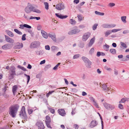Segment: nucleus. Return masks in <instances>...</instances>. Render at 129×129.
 <instances>
[{
    "label": "nucleus",
    "instance_id": "1",
    "mask_svg": "<svg viewBox=\"0 0 129 129\" xmlns=\"http://www.w3.org/2000/svg\"><path fill=\"white\" fill-rule=\"evenodd\" d=\"M19 107L17 105L12 106L10 107L9 113L13 117H15L16 116Z\"/></svg>",
    "mask_w": 129,
    "mask_h": 129
},
{
    "label": "nucleus",
    "instance_id": "2",
    "mask_svg": "<svg viewBox=\"0 0 129 129\" xmlns=\"http://www.w3.org/2000/svg\"><path fill=\"white\" fill-rule=\"evenodd\" d=\"M24 11L27 13H29L32 11L38 13H40L41 12L40 10L33 7L29 3H28L27 6L24 9Z\"/></svg>",
    "mask_w": 129,
    "mask_h": 129
},
{
    "label": "nucleus",
    "instance_id": "3",
    "mask_svg": "<svg viewBox=\"0 0 129 129\" xmlns=\"http://www.w3.org/2000/svg\"><path fill=\"white\" fill-rule=\"evenodd\" d=\"M19 115L23 119L22 121L23 123H24L27 121L28 117L27 116L26 112L25 111V108L24 106L22 107L21 109Z\"/></svg>",
    "mask_w": 129,
    "mask_h": 129
},
{
    "label": "nucleus",
    "instance_id": "4",
    "mask_svg": "<svg viewBox=\"0 0 129 129\" xmlns=\"http://www.w3.org/2000/svg\"><path fill=\"white\" fill-rule=\"evenodd\" d=\"M45 119V122L47 127L49 128H51V127L50 125L51 120L50 117L49 116L47 115L46 116Z\"/></svg>",
    "mask_w": 129,
    "mask_h": 129
},
{
    "label": "nucleus",
    "instance_id": "5",
    "mask_svg": "<svg viewBox=\"0 0 129 129\" xmlns=\"http://www.w3.org/2000/svg\"><path fill=\"white\" fill-rule=\"evenodd\" d=\"M38 129H44L45 126L43 123L40 121L37 122L36 124Z\"/></svg>",
    "mask_w": 129,
    "mask_h": 129
},
{
    "label": "nucleus",
    "instance_id": "6",
    "mask_svg": "<svg viewBox=\"0 0 129 129\" xmlns=\"http://www.w3.org/2000/svg\"><path fill=\"white\" fill-rule=\"evenodd\" d=\"M116 26V24H104L102 25V27L104 28H111L113 27Z\"/></svg>",
    "mask_w": 129,
    "mask_h": 129
},
{
    "label": "nucleus",
    "instance_id": "7",
    "mask_svg": "<svg viewBox=\"0 0 129 129\" xmlns=\"http://www.w3.org/2000/svg\"><path fill=\"white\" fill-rule=\"evenodd\" d=\"M65 7L64 5L61 3H59L56 5V9L59 10H62L64 9Z\"/></svg>",
    "mask_w": 129,
    "mask_h": 129
},
{
    "label": "nucleus",
    "instance_id": "8",
    "mask_svg": "<svg viewBox=\"0 0 129 129\" xmlns=\"http://www.w3.org/2000/svg\"><path fill=\"white\" fill-rule=\"evenodd\" d=\"M59 114L62 116H65L66 114L64 110L63 109H59L58 110Z\"/></svg>",
    "mask_w": 129,
    "mask_h": 129
},
{
    "label": "nucleus",
    "instance_id": "9",
    "mask_svg": "<svg viewBox=\"0 0 129 129\" xmlns=\"http://www.w3.org/2000/svg\"><path fill=\"white\" fill-rule=\"evenodd\" d=\"M23 47V45L22 43H17L16 45L14 46L15 49H20L22 48Z\"/></svg>",
    "mask_w": 129,
    "mask_h": 129
},
{
    "label": "nucleus",
    "instance_id": "10",
    "mask_svg": "<svg viewBox=\"0 0 129 129\" xmlns=\"http://www.w3.org/2000/svg\"><path fill=\"white\" fill-rule=\"evenodd\" d=\"M40 45V43L39 42H32L31 44L30 48H33L36 47Z\"/></svg>",
    "mask_w": 129,
    "mask_h": 129
},
{
    "label": "nucleus",
    "instance_id": "11",
    "mask_svg": "<svg viewBox=\"0 0 129 129\" xmlns=\"http://www.w3.org/2000/svg\"><path fill=\"white\" fill-rule=\"evenodd\" d=\"M80 31V30L78 29H74L70 31L68 33L69 35H73L77 34Z\"/></svg>",
    "mask_w": 129,
    "mask_h": 129
},
{
    "label": "nucleus",
    "instance_id": "12",
    "mask_svg": "<svg viewBox=\"0 0 129 129\" xmlns=\"http://www.w3.org/2000/svg\"><path fill=\"white\" fill-rule=\"evenodd\" d=\"M90 34L89 33H87L85 34L83 37L82 40L83 41H85L89 37Z\"/></svg>",
    "mask_w": 129,
    "mask_h": 129
},
{
    "label": "nucleus",
    "instance_id": "13",
    "mask_svg": "<svg viewBox=\"0 0 129 129\" xmlns=\"http://www.w3.org/2000/svg\"><path fill=\"white\" fill-rule=\"evenodd\" d=\"M41 33L43 37L45 39H47L48 35L46 32L43 30H41Z\"/></svg>",
    "mask_w": 129,
    "mask_h": 129
},
{
    "label": "nucleus",
    "instance_id": "14",
    "mask_svg": "<svg viewBox=\"0 0 129 129\" xmlns=\"http://www.w3.org/2000/svg\"><path fill=\"white\" fill-rule=\"evenodd\" d=\"M11 48L10 45L9 44H6L2 47V48L4 50H7Z\"/></svg>",
    "mask_w": 129,
    "mask_h": 129
},
{
    "label": "nucleus",
    "instance_id": "15",
    "mask_svg": "<svg viewBox=\"0 0 129 129\" xmlns=\"http://www.w3.org/2000/svg\"><path fill=\"white\" fill-rule=\"evenodd\" d=\"M48 36L54 41H56V36L55 34L50 33L48 34Z\"/></svg>",
    "mask_w": 129,
    "mask_h": 129
},
{
    "label": "nucleus",
    "instance_id": "16",
    "mask_svg": "<svg viewBox=\"0 0 129 129\" xmlns=\"http://www.w3.org/2000/svg\"><path fill=\"white\" fill-rule=\"evenodd\" d=\"M6 41L9 43H13L14 42V40L8 36L5 35Z\"/></svg>",
    "mask_w": 129,
    "mask_h": 129
},
{
    "label": "nucleus",
    "instance_id": "17",
    "mask_svg": "<svg viewBox=\"0 0 129 129\" xmlns=\"http://www.w3.org/2000/svg\"><path fill=\"white\" fill-rule=\"evenodd\" d=\"M104 105L105 107L108 109H112V108H114L113 107H112L111 105L106 103H104Z\"/></svg>",
    "mask_w": 129,
    "mask_h": 129
},
{
    "label": "nucleus",
    "instance_id": "18",
    "mask_svg": "<svg viewBox=\"0 0 129 129\" xmlns=\"http://www.w3.org/2000/svg\"><path fill=\"white\" fill-rule=\"evenodd\" d=\"M55 15L57 17L62 19L68 17L67 15L63 16L59 13H56Z\"/></svg>",
    "mask_w": 129,
    "mask_h": 129
},
{
    "label": "nucleus",
    "instance_id": "19",
    "mask_svg": "<svg viewBox=\"0 0 129 129\" xmlns=\"http://www.w3.org/2000/svg\"><path fill=\"white\" fill-rule=\"evenodd\" d=\"M97 124L96 121L95 120H93L90 124V127L91 128H93Z\"/></svg>",
    "mask_w": 129,
    "mask_h": 129
},
{
    "label": "nucleus",
    "instance_id": "20",
    "mask_svg": "<svg viewBox=\"0 0 129 129\" xmlns=\"http://www.w3.org/2000/svg\"><path fill=\"white\" fill-rule=\"evenodd\" d=\"M15 69V68L14 67H12L11 68L10 70L11 71V76H13L16 75Z\"/></svg>",
    "mask_w": 129,
    "mask_h": 129
},
{
    "label": "nucleus",
    "instance_id": "21",
    "mask_svg": "<svg viewBox=\"0 0 129 129\" xmlns=\"http://www.w3.org/2000/svg\"><path fill=\"white\" fill-rule=\"evenodd\" d=\"M82 59L83 60L85 63H87V62L89 64L90 63V61L88 59L85 57H82Z\"/></svg>",
    "mask_w": 129,
    "mask_h": 129
},
{
    "label": "nucleus",
    "instance_id": "22",
    "mask_svg": "<svg viewBox=\"0 0 129 129\" xmlns=\"http://www.w3.org/2000/svg\"><path fill=\"white\" fill-rule=\"evenodd\" d=\"M5 31L8 35L10 36L11 37H13L14 36V34L11 31L8 30H6Z\"/></svg>",
    "mask_w": 129,
    "mask_h": 129
},
{
    "label": "nucleus",
    "instance_id": "23",
    "mask_svg": "<svg viewBox=\"0 0 129 129\" xmlns=\"http://www.w3.org/2000/svg\"><path fill=\"white\" fill-rule=\"evenodd\" d=\"M95 40V37H94L91 39L89 44L88 46H91L93 44L94 41Z\"/></svg>",
    "mask_w": 129,
    "mask_h": 129
},
{
    "label": "nucleus",
    "instance_id": "24",
    "mask_svg": "<svg viewBox=\"0 0 129 129\" xmlns=\"http://www.w3.org/2000/svg\"><path fill=\"white\" fill-rule=\"evenodd\" d=\"M17 88V85H14L13 87L12 91L14 95H15V93L16 92Z\"/></svg>",
    "mask_w": 129,
    "mask_h": 129
},
{
    "label": "nucleus",
    "instance_id": "25",
    "mask_svg": "<svg viewBox=\"0 0 129 129\" xmlns=\"http://www.w3.org/2000/svg\"><path fill=\"white\" fill-rule=\"evenodd\" d=\"M126 16H122L121 17V19L122 21L124 23H126Z\"/></svg>",
    "mask_w": 129,
    "mask_h": 129
},
{
    "label": "nucleus",
    "instance_id": "26",
    "mask_svg": "<svg viewBox=\"0 0 129 129\" xmlns=\"http://www.w3.org/2000/svg\"><path fill=\"white\" fill-rule=\"evenodd\" d=\"M48 109L51 113L53 114L55 113V110L54 109L49 107H48Z\"/></svg>",
    "mask_w": 129,
    "mask_h": 129
},
{
    "label": "nucleus",
    "instance_id": "27",
    "mask_svg": "<svg viewBox=\"0 0 129 129\" xmlns=\"http://www.w3.org/2000/svg\"><path fill=\"white\" fill-rule=\"evenodd\" d=\"M102 88L105 90H110V89L107 87V85L105 84H103Z\"/></svg>",
    "mask_w": 129,
    "mask_h": 129
},
{
    "label": "nucleus",
    "instance_id": "28",
    "mask_svg": "<svg viewBox=\"0 0 129 129\" xmlns=\"http://www.w3.org/2000/svg\"><path fill=\"white\" fill-rule=\"evenodd\" d=\"M121 30V29L118 28L113 29L111 31V33H115L118 31H120Z\"/></svg>",
    "mask_w": 129,
    "mask_h": 129
},
{
    "label": "nucleus",
    "instance_id": "29",
    "mask_svg": "<svg viewBox=\"0 0 129 129\" xmlns=\"http://www.w3.org/2000/svg\"><path fill=\"white\" fill-rule=\"evenodd\" d=\"M54 91H50L48 93H46V97L47 98H48L49 97V96L50 95L52 94L54 92Z\"/></svg>",
    "mask_w": 129,
    "mask_h": 129
},
{
    "label": "nucleus",
    "instance_id": "30",
    "mask_svg": "<svg viewBox=\"0 0 129 129\" xmlns=\"http://www.w3.org/2000/svg\"><path fill=\"white\" fill-rule=\"evenodd\" d=\"M45 5V8L46 10H48L49 9V4L47 2H45L44 3Z\"/></svg>",
    "mask_w": 129,
    "mask_h": 129
},
{
    "label": "nucleus",
    "instance_id": "31",
    "mask_svg": "<svg viewBox=\"0 0 129 129\" xmlns=\"http://www.w3.org/2000/svg\"><path fill=\"white\" fill-rule=\"evenodd\" d=\"M78 20L79 21H81L82 19H83V18L82 16L80 15H78L77 16Z\"/></svg>",
    "mask_w": 129,
    "mask_h": 129
},
{
    "label": "nucleus",
    "instance_id": "32",
    "mask_svg": "<svg viewBox=\"0 0 129 129\" xmlns=\"http://www.w3.org/2000/svg\"><path fill=\"white\" fill-rule=\"evenodd\" d=\"M111 33V31L110 30H108L106 31L105 33V36L106 37L108 36Z\"/></svg>",
    "mask_w": 129,
    "mask_h": 129
},
{
    "label": "nucleus",
    "instance_id": "33",
    "mask_svg": "<svg viewBox=\"0 0 129 129\" xmlns=\"http://www.w3.org/2000/svg\"><path fill=\"white\" fill-rule=\"evenodd\" d=\"M110 52L112 54H115L116 53V50L115 49H112L110 50Z\"/></svg>",
    "mask_w": 129,
    "mask_h": 129
},
{
    "label": "nucleus",
    "instance_id": "34",
    "mask_svg": "<svg viewBox=\"0 0 129 129\" xmlns=\"http://www.w3.org/2000/svg\"><path fill=\"white\" fill-rule=\"evenodd\" d=\"M14 31L17 33L19 35H21L22 34V33L21 32L19 31L18 29H14Z\"/></svg>",
    "mask_w": 129,
    "mask_h": 129
},
{
    "label": "nucleus",
    "instance_id": "35",
    "mask_svg": "<svg viewBox=\"0 0 129 129\" xmlns=\"http://www.w3.org/2000/svg\"><path fill=\"white\" fill-rule=\"evenodd\" d=\"M126 102L125 98H123L121 99V100L119 102L120 103H124Z\"/></svg>",
    "mask_w": 129,
    "mask_h": 129
},
{
    "label": "nucleus",
    "instance_id": "36",
    "mask_svg": "<svg viewBox=\"0 0 129 129\" xmlns=\"http://www.w3.org/2000/svg\"><path fill=\"white\" fill-rule=\"evenodd\" d=\"M70 23L72 24H74L76 23V21L73 19H71L70 20Z\"/></svg>",
    "mask_w": 129,
    "mask_h": 129
},
{
    "label": "nucleus",
    "instance_id": "37",
    "mask_svg": "<svg viewBox=\"0 0 129 129\" xmlns=\"http://www.w3.org/2000/svg\"><path fill=\"white\" fill-rule=\"evenodd\" d=\"M120 44L123 47L126 48L127 47L126 44L124 43L121 42L120 43Z\"/></svg>",
    "mask_w": 129,
    "mask_h": 129
},
{
    "label": "nucleus",
    "instance_id": "38",
    "mask_svg": "<svg viewBox=\"0 0 129 129\" xmlns=\"http://www.w3.org/2000/svg\"><path fill=\"white\" fill-rule=\"evenodd\" d=\"M18 68H20V69H22V70H23L24 71H26V69H25L23 67L21 66H18Z\"/></svg>",
    "mask_w": 129,
    "mask_h": 129
},
{
    "label": "nucleus",
    "instance_id": "39",
    "mask_svg": "<svg viewBox=\"0 0 129 129\" xmlns=\"http://www.w3.org/2000/svg\"><path fill=\"white\" fill-rule=\"evenodd\" d=\"M33 112V110L32 109H28V113L29 115L32 113Z\"/></svg>",
    "mask_w": 129,
    "mask_h": 129
},
{
    "label": "nucleus",
    "instance_id": "40",
    "mask_svg": "<svg viewBox=\"0 0 129 129\" xmlns=\"http://www.w3.org/2000/svg\"><path fill=\"white\" fill-rule=\"evenodd\" d=\"M24 27L28 28H31V27L30 26H29L26 24H24Z\"/></svg>",
    "mask_w": 129,
    "mask_h": 129
},
{
    "label": "nucleus",
    "instance_id": "41",
    "mask_svg": "<svg viewBox=\"0 0 129 129\" xmlns=\"http://www.w3.org/2000/svg\"><path fill=\"white\" fill-rule=\"evenodd\" d=\"M24 27L28 28H31V27L30 26H29L26 24H24Z\"/></svg>",
    "mask_w": 129,
    "mask_h": 129
},
{
    "label": "nucleus",
    "instance_id": "42",
    "mask_svg": "<svg viewBox=\"0 0 129 129\" xmlns=\"http://www.w3.org/2000/svg\"><path fill=\"white\" fill-rule=\"evenodd\" d=\"M24 75L25 76L27 77V83H28L29 82V81L30 80V76L29 75H26L25 74H24Z\"/></svg>",
    "mask_w": 129,
    "mask_h": 129
},
{
    "label": "nucleus",
    "instance_id": "43",
    "mask_svg": "<svg viewBox=\"0 0 129 129\" xmlns=\"http://www.w3.org/2000/svg\"><path fill=\"white\" fill-rule=\"evenodd\" d=\"M89 99L90 100L93 102V103H94L95 101L94 99L93 98V97H90L89 98Z\"/></svg>",
    "mask_w": 129,
    "mask_h": 129
},
{
    "label": "nucleus",
    "instance_id": "44",
    "mask_svg": "<svg viewBox=\"0 0 129 129\" xmlns=\"http://www.w3.org/2000/svg\"><path fill=\"white\" fill-rule=\"evenodd\" d=\"M118 107L119 109H123V105L121 104H119Z\"/></svg>",
    "mask_w": 129,
    "mask_h": 129
},
{
    "label": "nucleus",
    "instance_id": "45",
    "mask_svg": "<svg viewBox=\"0 0 129 129\" xmlns=\"http://www.w3.org/2000/svg\"><path fill=\"white\" fill-rule=\"evenodd\" d=\"M79 56V55L78 54L75 55L73 57V58L74 59L77 58Z\"/></svg>",
    "mask_w": 129,
    "mask_h": 129
},
{
    "label": "nucleus",
    "instance_id": "46",
    "mask_svg": "<svg viewBox=\"0 0 129 129\" xmlns=\"http://www.w3.org/2000/svg\"><path fill=\"white\" fill-rule=\"evenodd\" d=\"M98 25V24H94L92 28L93 30H95L97 26Z\"/></svg>",
    "mask_w": 129,
    "mask_h": 129
},
{
    "label": "nucleus",
    "instance_id": "47",
    "mask_svg": "<svg viewBox=\"0 0 129 129\" xmlns=\"http://www.w3.org/2000/svg\"><path fill=\"white\" fill-rule=\"evenodd\" d=\"M59 66L60 65H56L53 69L54 70H56L57 69L58 67H60Z\"/></svg>",
    "mask_w": 129,
    "mask_h": 129
},
{
    "label": "nucleus",
    "instance_id": "48",
    "mask_svg": "<svg viewBox=\"0 0 129 129\" xmlns=\"http://www.w3.org/2000/svg\"><path fill=\"white\" fill-rule=\"evenodd\" d=\"M26 35L25 34H23L22 36V40H26V38H25Z\"/></svg>",
    "mask_w": 129,
    "mask_h": 129
},
{
    "label": "nucleus",
    "instance_id": "49",
    "mask_svg": "<svg viewBox=\"0 0 129 129\" xmlns=\"http://www.w3.org/2000/svg\"><path fill=\"white\" fill-rule=\"evenodd\" d=\"M94 105L96 107V108H99V107L97 103L96 102V101L93 103Z\"/></svg>",
    "mask_w": 129,
    "mask_h": 129
},
{
    "label": "nucleus",
    "instance_id": "50",
    "mask_svg": "<svg viewBox=\"0 0 129 129\" xmlns=\"http://www.w3.org/2000/svg\"><path fill=\"white\" fill-rule=\"evenodd\" d=\"M125 60H129V54L128 55L126 56V57H125Z\"/></svg>",
    "mask_w": 129,
    "mask_h": 129
},
{
    "label": "nucleus",
    "instance_id": "51",
    "mask_svg": "<svg viewBox=\"0 0 129 129\" xmlns=\"http://www.w3.org/2000/svg\"><path fill=\"white\" fill-rule=\"evenodd\" d=\"M24 24H20V26L19 28H21L22 29H24Z\"/></svg>",
    "mask_w": 129,
    "mask_h": 129
},
{
    "label": "nucleus",
    "instance_id": "52",
    "mask_svg": "<svg viewBox=\"0 0 129 129\" xmlns=\"http://www.w3.org/2000/svg\"><path fill=\"white\" fill-rule=\"evenodd\" d=\"M94 49L93 48H92L90 51H89V53L90 54L92 53L94 51Z\"/></svg>",
    "mask_w": 129,
    "mask_h": 129
},
{
    "label": "nucleus",
    "instance_id": "53",
    "mask_svg": "<svg viewBox=\"0 0 129 129\" xmlns=\"http://www.w3.org/2000/svg\"><path fill=\"white\" fill-rule=\"evenodd\" d=\"M74 127L75 129H78V128L79 126L77 125L76 124H75L74 125Z\"/></svg>",
    "mask_w": 129,
    "mask_h": 129
},
{
    "label": "nucleus",
    "instance_id": "54",
    "mask_svg": "<svg viewBox=\"0 0 129 129\" xmlns=\"http://www.w3.org/2000/svg\"><path fill=\"white\" fill-rule=\"evenodd\" d=\"M115 4L113 3H111L109 4V5L111 7H113L115 5Z\"/></svg>",
    "mask_w": 129,
    "mask_h": 129
},
{
    "label": "nucleus",
    "instance_id": "55",
    "mask_svg": "<svg viewBox=\"0 0 129 129\" xmlns=\"http://www.w3.org/2000/svg\"><path fill=\"white\" fill-rule=\"evenodd\" d=\"M129 31L127 30H125L123 31V33L124 34H127L128 33Z\"/></svg>",
    "mask_w": 129,
    "mask_h": 129
},
{
    "label": "nucleus",
    "instance_id": "56",
    "mask_svg": "<svg viewBox=\"0 0 129 129\" xmlns=\"http://www.w3.org/2000/svg\"><path fill=\"white\" fill-rule=\"evenodd\" d=\"M105 46L106 47L105 50L106 51H108L109 50V46L108 45H106Z\"/></svg>",
    "mask_w": 129,
    "mask_h": 129
},
{
    "label": "nucleus",
    "instance_id": "57",
    "mask_svg": "<svg viewBox=\"0 0 129 129\" xmlns=\"http://www.w3.org/2000/svg\"><path fill=\"white\" fill-rule=\"evenodd\" d=\"M45 48L46 49L48 50H49L50 49V48L49 46L46 45L45 46Z\"/></svg>",
    "mask_w": 129,
    "mask_h": 129
},
{
    "label": "nucleus",
    "instance_id": "58",
    "mask_svg": "<svg viewBox=\"0 0 129 129\" xmlns=\"http://www.w3.org/2000/svg\"><path fill=\"white\" fill-rule=\"evenodd\" d=\"M24 17L27 20H29V18L26 16L25 14H24Z\"/></svg>",
    "mask_w": 129,
    "mask_h": 129
},
{
    "label": "nucleus",
    "instance_id": "59",
    "mask_svg": "<svg viewBox=\"0 0 129 129\" xmlns=\"http://www.w3.org/2000/svg\"><path fill=\"white\" fill-rule=\"evenodd\" d=\"M79 2V0H74V3H75L76 4H77Z\"/></svg>",
    "mask_w": 129,
    "mask_h": 129
},
{
    "label": "nucleus",
    "instance_id": "60",
    "mask_svg": "<svg viewBox=\"0 0 129 129\" xmlns=\"http://www.w3.org/2000/svg\"><path fill=\"white\" fill-rule=\"evenodd\" d=\"M45 62V60H43V61H41V62H40V64H44Z\"/></svg>",
    "mask_w": 129,
    "mask_h": 129
},
{
    "label": "nucleus",
    "instance_id": "61",
    "mask_svg": "<svg viewBox=\"0 0 129 129\" xmlns=\"http://www.w3.org/2000/svg\"><path fill=\"white\" fill-rule=\"evenodd\" d=\"M87 93L84 91H83L82 92V95L83 96H85L87 95Z\"/></svg>",
    "mask_w": 129,
    "mask_h": 129
},
{
    "label": "nucleus",
    "instance_id": "62",
    "mask_svg": "<svg viewBox=\"0 0 129 129\" xmlns=\"http://www.w3.org/2000/svg\"><path fill=\"white\" fill-rule=\"evenodd\" d=\"M96 55L97 56L99 57L101 55V54L100 53V52H99L97 53Z\"/></svg>",
    "mask_w": 129,
    "mask_h": 129
},
{
    "label": "nucleus",
    "instance_id": "63",
    "mask_svg": "<svg viewBox=\"0 0 129 129\" xmlns=\"http://www.w3.org/2000/svg\"><path fill=\"white\" fill-rule=\"evenodd\" d=\"M98 15H104V13H101L99 12Z\"/></svg>",
    "mask_w": 129,
    "mask_h": 129
},
{
    "label": "nucleus",
    "instance_id": "64",
    "mask_svg": "<svg viewBox=\"0 0 129 129\" xmlns=\"http://www.w3.org/2000/svg\"><path fill=\"white\" fill-rule=\"evenodd\" d=\"M75 111L74 110H73L72 111V112H71L72 114V115H74V114H75Z\"/></svg>",
    "mask_w": 129,
    "mask_h": 129
}]
</instances>
